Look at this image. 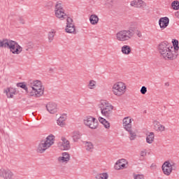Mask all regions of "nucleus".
Returning <instances> with one entry per match:
<instances>
[{"instance_id":"1","label":"nucleus","mask_w":179,"mask_h":179,"mask_svg":"<svg viewBox=\"0 0 179 179\" xmlns=\"http://www.w3.org/2000/svg\"><path fill=\"white\" fill-rule=\"evenodd\" d=\"M158 51L166 61H173L177 58V52L173 51V45L168 41H163L159 44Z\"/></svg>"},{"instance_id":"2","label":"nucleus","mask_w":179,"mask_h":179,"mask_svg":"<svg viewBox=\"0 0 179 179\" xmlns=\"http://www.w3.org/2000/svg\"><path fill=\"white\" fill-rule=\"evenodd\" d=\"M0 47L8 48L12 54H16L17 55H19L23 51V48L17 42L7 38L0 40Z\"/></svg>"},{"instance_id":"3","label":"nucleus","mask_w":179,"mask_h":179,"mask_svg":"<svg viewBox=\"0 0 179 179\" xmlns=\"http://www.w3.org/2000/svg\"><path fill=\"white\" fill-rule=\"evenodd\" d=\"M55 142V136L50 134L45 139L41 140L38 145L36 152L37 153H44L47 149H50Z\"/></svg>"},{"instance_id":"4","label":"nucleus","mask_w":179,"mask_h":179,"mask_svg":"<svg viewBox=\"0 0 179 179\" xmlns=\"http://www.w3.org/2000/svg\"><path fill=\"white\" fill-rule=\"evenodd\" d=\"M44 94V87L41 81L36 80L33 82L29 88V96L31 97H41Z\"/></svg>"},{"instance_id":"5","label":"nucleus","mask_w":179,"mask_h":179,"mask_svg":"<svg viewBox=\"0 0 179 179\" xmlns=\"http://www.w3.org/2000/svg\"><path fill=\"white\" fill-rule=\"evenodd\" d=\"M99 107L101 110V113L103 117L106 118H111L113 117V110L114 109V106L113 105L108 103L107 101H101L99 104Z\"/></svg>"},{"instance_id":"6","label":"nucleus","mask_w":179,"mask_h":179,"mask_svg":"<svg viewBox=\"0 0 179 179\" xmlns=\"http://www.w3.org/2000/svg\"><path fill=\"white\" fill-rule=\"evenodd\" d=\"M135 31L132 29L122 30L116 34V38L118 41H129L134 37Z\"/></svg>"},{"instance_id":"7","label":"nucleus","mask_w":179,"mask_h":179,"mask_svg":"<svg viewBox=\"0 0 179 179\" xmlns=\"http://www.w3.org/2000/svg\"><path fill=\"white\" fill-rule=\"evenodd\" d=\"M112 92L115 96L121 97L127 92V85L122 82H117L113 85Z\"/></svg>"},{"instance_id":"8","label":"nucleus","mask_w":179,"mask_h":179,"mask_svg":"<svg viewBox=\"0 0 179 179\" xmlns=\"http://www.w3.org/2000/svg\"><path fill=\"white\" fill-rule=\"evenodd\" d=\"M162 171L165 176H170L173 170L177 169V164L173 162L166 161L162 166Z\"/></svg>"},{"instance_id":"9","label":"nucleus","mask_w":179,"mask_h":179,"mask_svg":"<svg viewBox=\"0 0 179 179\" xmlns=\"http://www.w3.org/2000/svg\"><path fill=\"white\" fill-rule=\"evenodd\" d=\"M84 124L91 129H97V127H99V122L97 121V119L92 116H87L85 117Z\"/></svg>"},{"instance_id":"10","label":"nucleus","mask_w":179,"mask_h":179,"mask_svg":"<svg viewBox=\"0 0 179 179\" xmlns=\"http://www.w3.org/2000/svg\"><path fill=\"white\" fill-rule=\"evenodd\" d=\"M66 27L65 29L66 33L76 34V29H75V24H73V20L68 17L66 18Z\"/></svg>"},{"instance_id":"11","label":"nucleus","mask_w":179,"mask_h":179,"mask_svg":"<svg viewBox=\"0 0 179 179\" xmlns=\"http://www.w3.org/2000/svg\"><path fill=\"white\" fill-rule=\"evenodd\" d=\"M122 125L125 131L132 129V118L131 117H124L122 120Z\"/></svg>"},{"instance_id":"12","label":"nucleus","mask_w":179,"mask_h":179,"mask_svg":"<svg viewBox=\"0 0 179 179\" xmlns=\"http://www.w3.org/2000/svg\"><path fill=\"white\" fill-rule=\"evenodd\" d=\"M46 110L50 113V114H55V113L58 111L57 103L54 102H49L46 104Z\"/></svg>"},{"instance_id":"13","label":"nucleus","mask_w":179,"mask_h":179,"mask_svg":"<svg viewBox=\"0 0 179 179\" xmlns=\"http://www.w3.org/2000/svg\"><path fill=\"white\" fill-rule=\"evenodd\" d=\"M0 177L4 179H12L13 177V172L9 169H0Z\"/></svg>"},{"instance_id":"14","label":"nucleus","mask_w":179,"mask_h":179,"mask_svg":"<svg viewBox=\"0 0 179 179\" xmlns=\"http://www.w3.org/2000/svg\"><path fill=\"white\" fill-rule=\"evenodd\" d=\"M169 23L170 19H169L167 17H163L159 20V25L162 30H164V29L169 26Z\"/></svg>"},{"instance_id":"15","label":"nucleus","mask_w":179,"mask_h":179,"mask_svg":"<svg viewBox=\"0 0 179 179\" xmlns=\"http://www.w3.org/2000/svg\"><path fill=\"white\" fill-rule=\"evenodd\" d=\"M153 124L155 131H157L158 132H164V131H166V127L160 124L159 122L155 120Z\"/></svg>"},{"instance_id":"16","label":"nucleus","mask_w":179,"mask_h":179,"mask_svg":"<svg viewBox=\"0 0 179 179\" xmlns=\"http://www.w3.org/2000/svg\"><path fill=\"white\" fill-rule=\"evenodd\" d=\"M69 160H71V155L68 152H63L62 157L58 158V161L60 163H67Z\"/></svg>"},{"instance_id":"17","label":"nucleus","mask_w":179,"mask_h":179,"mask_svg":"<svg viewBox=\"0 0 179 179\" xmlns=\"http://www.w3.org/2000/svg\"><path fill=\"white\" fill-rule=\"evenodd\" d=\"M130 5L134 6V8H142V6H145V2L142 0H134Z\"/></svg>"},{"instance_id":"18","label":"nucleus","mask_w":179,"mask_h":179,"mask_svg":"<svg viewBox=\"0 0 179 179\" xmlns=\"http://www.w3.org/2000/svg\"><path fill=\"white\" fill-rule=\"evenodd\" d=\"M62 145L64 148V150H69L71 149V144L65 137L62 138Z\"/></svg>"},{"instance_id":"19","label":"nucleus","mask_w":179,"mask_h":179,"mask_svg":"<svg viewBox=\"0 0 179 179\" xmlns=\"http://www.w3.org/2000/svg\"><path fill=\"white\" fill-rule=\"evenodd\" d=\"M121 51L122 54L124 55H129L131 54V51H132L131 46L124 45L122 47Z\"/></svg>"},{"instance_id":"20","label":"nucleus","mask_w":179,"mask_h":179,"mask_svg":"<svg viewBox=\"0 0 179 179\" xmlns=\"http://www.w3.org/2000/svg\"><path fill=\"white\" fill-rule=\"evenodd\" d=\"M55 16L57 17V19H60V20H64V19L68 18L69 17L66 15V13H65V11H60L58 12L57 14V11H55Z\"/></svg>"},{"instance_id":"21","label":"nucleus","mask_w":179,"mask_h":179,"mask_svg":"<svg viewBox=\"0 0 179 179\" xmlns=\"http://www.w3.org/2000/svg\"><path fill=\"white\" fill-rule=\"evenodd\" d=\"M66 120V115H62L57 120V124L59 127H65V121Z\"/></svg>"},{"instance_id":"22","label":"nucleus","mask_w":179,"mask_h":179,"mask_svg":"<svg viewBox=\"0 0 179 179\" xmlns=\"http://www.w3.org/2000/svg\"><path fill=\"white\" fill-rule=\"evenodd\" d=\"M56 11H57V15H58V12L65 11V10H64V7L62 6V1H57L56 3L55 12Z\"/></svg>"},{"instance_id":"23","label":"nucleus","mask_w":179,"mask_h":179,"mask_svg":"<svg viewBox=\"0 0 179 179\" xmlns=\"http://www.w3.org/2000/svg\"><path fill=\"white\" fill-rule=\"evenodd\" d=\"M99 122H101V124H102L105 127L106 129H110V122H108V121H107L106 119L101 117H99Z\"/></svg>"},{"instance_id":"24","label":"nucleus","mask_w":179,"mask_h":179,"mask_svg":"<svg viewBox=\"0 0 179 179\" xmlns=\"http://www.w3.org/2000/svg\"><path fill=\"white\" fill-rule=\"evenodd\" d=\"M90 22L91 24H97V23H99V17L96 15H91Z\"/></svg>"},{"instance_id":"25","label":"nucleus","mask_w":179,"mask_h":179,"mask_svg":"<svg viewBox=\"0 0 179 179\" xmlns=\"http://www.w3.org/2000/svg\"><path fill=\"white\" fill-rule=\"evenodd\" d=\"M17 87H21V89H23L24 90H25L26 93H28L29 94H30V90L27 88V86L24 83H17Z\"/></svg>"},{"instance_id":"26","label":"nucleus","mask_w":179,"mask_h":179,"mask_svg":"<svg viewBox=\"0 0 179 179\" xmlns=\"http://www.w3.org/2000/svg\"><path fill=\"white\" fill-rule=\"evenodd\" d=\"M153 141H155V133L150 132L146 137V142L147 143H153Z\"/></svg>"},{"instance_id":"27","label":"nucleus","mask_w":179,"mask_h":179,"mask_svg":"<svg viewBox=\"0 0 179 179\" xmlns=\"http://www.w3.org/2000/svg\"><path fill=\"white\" fill-rule=\"evenodd\" d=\"M127 132H129L130 136L129 139L130 141H135L136 139V133L132 130V129H130L129 130H126Z\"/></svg>"},{"instance_id":"28","label":"nucleus","mask_w":179,"mask_h":179,"mask_svg":"<svg viewBox=\"0 0 179 179\" xmlns=\"http://www.w3.org/2000/svg\"><path fill=\"white\" fill-rule=\"evenodd\" d=\"M95 179H108V173H102L96 175Z\"/></svg>"},{"instance_id":"29","label":"nucleus","mask_w":179,"mask_h":179,"mask_svg":"<svg viewBox=\"0 0 179 179\" xmlns=\"http://www.w3.org/2000/svg\"><path fill=\"white\" fill-rule=\"evenodd\" d=\"M80 133L79 131H76L73 133V141L74 142H78L80 139Z\"/></svg>"},{"instance_id":"30","label":"nucleus","mask_w":179,"mask_h":179,"mask_svg":"<svg viewBox=\"0 0 179 179\" xmlns=\"http://www.w3.org/2000/svg\"><path fill=\"white\" fill-rule=\"evenodd\" d=\"M85 148L87 152H93L94 147L93 143H92V142H86Z\"/></svg>"},{"instance_id":"31","label":"nucleus","mask_w":179,"mask_h":179,"mask_svg":"<svg viewBox=\"0 0 179 179\" xmlns=\"http://www.w3.org/2000/svg\"><path fill=\"white\" fill-rule=\"evenodd\" d=\"M55 36V31H52L48 33V42L52 43L54 37Z\"/></svg>"},{"instance_id":"32","label":"nucleus","mask_w":179,"mask_h":179,"mask_svg":"<svg viewBox=\"0 0 179 179\" xmlns=\"http://www.w3.org/2000/svg\"><path fill=\"white\" fill-rule=\"evenodd\" d=\"M171 6L172 8L174 10H178L179 9V1H174L172 3H171Z\"/></svg>"},{"instance_id":"33","label":"nucleus","mask_w":179,"mask_h":179,"mask_svg":"<svg viewBox=\"0 0 179 179\" xmlns=\"http://www.w3.org/2000/svg\"><path fill=\"white\" fill-rule=\"evenodd\" d=\"M5 93H6L7 97H8L9 99H12L13 97V94H15V93L10 92V88H8L5 91Z\"/></svg>"},{"instance_id":"34","label":"nucleus","mask_w":179,"mask_h":179,"mask_svg":"<svg viewBox=\"0 0 179 179\" xmlns=\"http://www.w3.org/2000/svg\"><path fill=\"white\" fill-rule=\"evenodd\" d=\"M89 89H94L96 87V81L91 80L88 85Z\"/></svg>"},{"instance_id":"35","label":"nucleus","mask_w":179,"mask_h":179,"mask_svg":"<svg viewBox=\"0 0 179 179\" xmlns=\"http://www.w3.org/2000/svg\"><path fill=\"white\" fill-rule=\"evenodd\" d=\"M172 43L173 45V48H174L175 52H176V51L179 49L178 41L175 39V40H173V41Z\"/></svg>"},{"instance_id":"36","label":"nucleus","mask_w":179,"mask_h":179,"mask_svg":"<svg viewBox=\"0 0 179 179\" xmlns=\"http://www.w3.org/2000/svg\"><path fill=\"white\" fill-rule=\"evenodd\" d=\"M141 94H146V92H148V88L145 86H143L140 90Z\"/></svg>"},{"instance_id":"37","label":"nucleus","mask_w":179,"mask_h":179,"mask_svg":"<svg viewBox=\"0 0 179 179\" xmlns=\"http://www.w3.org/2000/svg\"><path fill=\"white\" fill-rule=\"evenodd\" d=\"M134 179H145V176L143 175L134 174Z\"/></svg>"},{"instance_id":"38","label":"nucleus","mask_w":179,"mask_h":179,"mask_svg":"<svg viewBox=\"0 0 179 179\" xmlns=\"http://www.w3.org/2000/svg\"><path fill=\"white\" fill-rule=\"evenodd\" d=\"M126 162H127V159H121L116 162V164H122V163H125Z\"/></svg>"},{"instance_id":"39","label":"nucleus","mask_w":179,"mask_h":179,"mask_svg":"<svg viewBox=\"0 0 179 179\" xmlns=\"http://www.w3.org/2000/svg\"><path fill=\"white\" fill-rule=\"evenodd\" d=\"M146 155H147L146 150L141 151V152H140V156L141 157H145V156H146Z\"/></svg>"},{"instance_id":"40","label":"nucleus","mask_w":179,"mask_h":179,"mask_svg":"<svg viewBox=\"0 0 179 179\" xmlns=\"http://www.w3.org/2000/svg\"><path fill=\"white\" fill-rule=\"evenodd\" d=\"M19 21H20V23H21L22 24H24V20L23 19L22 17H19Z\"/></svg>"},{"instance_id":"41","label":"nucleus","mask_w":179,"mask_h":179,"mask_svg":"<svg viewBox=\"0 0 179 179\" xmlns=\"http://www.w3.org/2000/svg\"><path fill=\"white\" fill-rule=\"evenodd\" d=\"M119 166L121 167V170H122V169H127V165L125 164H120Z\"/></svg>"},{"instance_id":"42","label":"nucleus","mask_w":179,"mask_h":179,"mask_svg":"<svg viewBox=\"0 0 179 179\" xmlns=\"http://www.w3.org/2000/svg\"><path fill=\"white\" fill-rule=\"evenodd\" d=\"M115 170H121V167L120 166V164H117V162L115 163Z\"/></svg>"},{"instance_id":"43","label":"nucleus","mask_w":179,"mask_h":179,"mask_svg":"<svg viewBox=\"0 0 179 179\" xmlns=\"http://www.w3.org/2000/svg\"><path fill=\"white\" fill-rule=\"evenodd\" d=\"M136 35H137L138 37H139V38L142 37V33L141 32V31H137Z\"/></svg>"},{"instance_id":"44","label":"nucleus","mask_w":179,"mask_h":179,"mask_svg":"<svg viewBox=\"0 0 179 179\" xmlns=\"http://www.w3.org/2000/svg\"><path fill=\"white\" fill-rule=\"evenodd\" d=\"M175 16H176V17H179V12L178 11L175 13Z\"/></svg>"},{"instance_id":"45","label":"nucleus","mask_w":179,"mask_h":179,"mask_svg":"<svg viewBox=\"0 0 179 179\" xmlns=\"http://www.w3.org/2000/svg\"><path fill=\"white\" fill-rule=\"evenodd\" d=\"M165 86L169 87V86H170V84H169V83H165Z\"/></svg>"},{"instance_id":"46","label":"nucleus","mask_w":179,"mask_h":179,"mask_svg":"<svg viewBox=\"0 0 179 179\" xmlns=\"http://www.w3.org/2000/svg\"><path fill=\"white\" fill-rule=\"evenodd\" d=\"M53 71H54V69H50V72H52Z\"/></svg>"},{"instance_id":"47","label":"nucleus","mask_w":179,"mask_h":179,"mask_svg":"<svg viewBox=\"0 0 179 179\" xmlns=\"http://www.w3.org/2000/svg\"><path fill=\"white\" fill-rule=\"evenodd\" d=\"M20 1H22L23 2V1H24V0H20Z\"/></svg>"}]
</instances>
